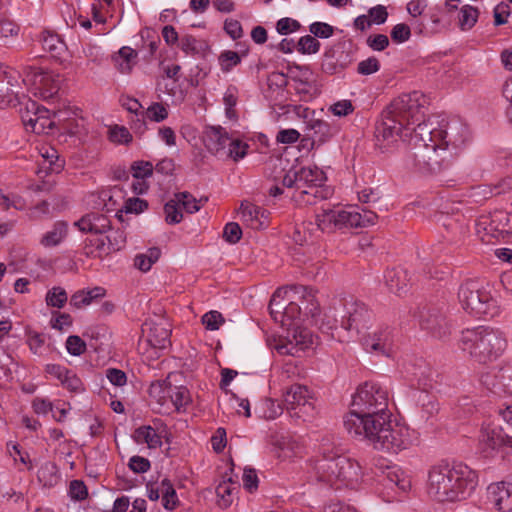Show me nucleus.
<instances>
[{
  "label": "nucleus",
  "mask_w": 512,
  "mask_h": 512,
  "mask_svg": "<svg viewBox=\"0 0 512 512\" xmlns=\"http://www.w3.org/2000/svg\"><path fill=\"white\" fill-rule=\"evenodd\" d=\"M284 407L293 415L304 420L316 414L315 400L308 387L291 385L283 394Z\"/></svg>",
  "instance_id": "f8f14e48"
},
{
  "label": "nucleus",
  "mask_w": 512,
  "mask_h": 512,
  "mask_svg": "<svg viewBox=\"0 0 512 512\" xmlns=\"http://www.w3.org/2000/svg\"><path fill=\"white\" fill-rule=\"evenodd\" d=\"M350 64V60L348 59V55L344 57L342 60L341 57L337 58L336 61L333 60L332 57L326 55V59L322 64L323 71L329 74H335L342 72L344 69L348 67Z\"/></svg>",
  "instance_id": "8fccbe9b"
},
{
  "label": "nucleus",
  "mask_w": 512,
  "mask_h": 512,
  "mask_svg": "<svg viewBox=\"0 0 512 512\" xmlns=\"http://www.w3.org/2000/svg\"><path fill=\"white\" fill-rule=\"evenodd\" d=\"M362 344L365 350L370 353L390 357L394 352V335L389 327H381L364 335Z\"/></svg>",
  "instance_id": "a211bd4d"
},
{
  "label": "nucleus",
  "mask_w": 512,
  "mask_h": 512,
  "mask_svg": "<svg viewBox=\"0 0 512 512\" xmlns=\"http://www.w3.org/2000/svg\"><path fill=\"white\" fill-rule=\"evenodd\" d=\"M234 489H235V486L231 480H229L228 482L223 481L216 487V494L218 497L221 498L223 505L225 507H227L231 504V501H232L231 494Z\"/></svg>",
  "instance_id": "0e129e2a"
},
{
  "label": "nucleus",
  "mask_w": 512,
  "mask_h": 512,
  "mask_svg": "<svg viewBox=\"0 0 512 512\" xmlns=\"http://www.w3.org/2000/svg\"><path fill=\"white\" fill-rule=\"evenodd\" d=\"M241 221L254 230L265 229L269 225L270 212L247 200L241 202Z\"/></svg>",
  "instance_id": "412c9836"
},
{
  "label": "nucleus",
  "mask_w": 512,
  "mask_h": 512,
  "mask_svg": "<svg viewBox=\"0 0 512 512\" xmlns=\"http://www.w3.org/2000/svg\"><path fill=\"white\" fill-rule=\"evenodd\" d=\"M191 403V395L189 390L184 386H175L171 388L169 404L176 410H185L186 407Z\"/></svg>",
  "instance_id": "c9c22d12"
},
{
  "label": "nucleus",
  "mask_w": 512,
  "mask_h": 512,
  "mask_svg": "<svg viewBox=\"0 0 512 512\" xmlns=\"http://www.w3.org/2000/svg\"><path fill=\"white\" fill-rule=\"evenodd\" d=\"M66 349L73 356H80L86 351V343L77 335H71L66 340Z\"/></svg>",
  "instance_id": "bf43d9fd"
},
{
  "label": "nucleus",
  "mask_w": 512,
  "mask_h": 512,
  "mask_svg": "<svg viewBox=\"0 0 512 512\" xmlns=\"http://www.w3.org/2000/svg\"><path fill=\"white\" fill-rule=\"evenodd\" d=\"M105 239L108 241V251L117 252L126 244V234L121 229L112 230Z\"/></svg>",
  "instance_id": "603ef678"
},
{
  "label": "nucleus",
  "mask_w": 512,
  "mask_h": 512,
  "mask_svg": "<svg viewBox=\"0 0 512 512\" xmlns=\"http://www.w3.org/2000/svg\"><path fill=\"white\" fill-rule=\"evenodd\" d=\"M179 202L176 198L168 201L164 206L165 220L168 224H178L181 222L183 215L179 209Z\"/></svg>",
  "instance_id": "3c124183"
},
{
  "label": "nucleus",
  "mask_w": 512,
  "mask_h": 512,
  "mask_svg": "<svg viewBox=\"0 0 512 512\" xmlns=\"http://www.w3.org/2000/svg\"><path fill=\"white\" fill-rule=\"evenodd\" d=\"M479 444L486 454L502 448L512 449V436L506 434L502 429H483L479 436Z\"/></svg>",
  "instance_id": "4be33fe9"
},
{
  "label": "nucleus",
  "mask_w": 512,
  "mask_h": 512,
  "mask_svg": "<svg viewBox=\"0 0 512 512\" xmlns=\"http://www.w3.org/2000/svg\"><path fill=\"white\" fill-rule=\"evenodd\" d=\"M477 485V472L462 462L440 463L428 471L427 492L439 502L465 500Z\"/></svg>",
  "instance_id": "f257e3e1"
},
{
  "label": "nucleus",
  "mask_w": 512,
  "mask_h": 512,
  "mask_svg": "<svg viewBox=\"0 0 512 512\" xmlns=\"http://www.w3.org/2000/svg\"><path fill=\"white\" fill-rule=\"evenodd\" d=\"M312 473L317 482L335 489H356L363 478L358 461L328 450H324L322 456L315 460Z\"/></svg>",
  "instance_id": "20e7f679"
},
{
  "label": "nucleus",
  "mask_w": 512,
  "mask_h": 512,
  "mask_svg": "<svg viewBox=\"0 0 512 512\" xmlns=\"http://www.w3.org/2000/svg\"><path fill=\"white\" fill-rule=\"evenodd\" d=\"M459 346L477 362L486 363L504 352L507 341L500 330L479 326L462 331Z\"/></svg>",
  "instance_id": "39448f33"
},
{
  "label": "nucleus",
  "mask_w": 512,
  "mask_h": 512,
  "mask_svg": "<svg viewBox=\"0 0 512 512\" xmlns=\"http://www.w3.org/2000/svg\"><path fill=\"white\" fill-rule=\"evenodd\" d=\"M458 298L462 308L478 318H493L499 313L497 300L491 295L489 289L477 281L468 280L458 291Z\"/></svg>",
  "instance_id": "0eeeda50"
},
{
  "label": "nucleus",
  "mask_w": 512,
  "mask_h": 512,
  "mask_svg": "<svg viewBox=\"0 0 512 512\" xmlns=\"http://www.w3.org/2000/svg\"><path fill=\"white\" fill-rule=\"evenodd\" d=\"M20 80L44 99L52 98L60 88V77L35 66L23 68V74L15 68L0 63V105H15L20 102Z\"/></svg>",
  "instance_id": "7ed1b4c3"
},
{
  "label": "nucleus",
  "mask_w": 512,
  "mask_h": 512,
  "mask_svg": "<svg viewBox=\"0 0 512 512\" xmlns=\"http://www.w3.org/2000/svg\"><path fill=\"white\" fill-rule=\"evenodd\" d=\"M74 225L84 233L104 234L110 229L111 222L104 214L89 213L82 216Z\"/></svg>",
  "instance_id": "393cba45"
},
{
  "label": "nucleus",
  "mask_w": 512,
  "mask_h": 512,
  "mask_svg": "<svg viewBox=\"0 0 512 512\" xmlns=\"http://www.w3.org/2000/svg\"><path fill=\"white\" fill-rule=\"evenodd\" d=\"M133 439L138 444H147L148 448L156 449L161 447L162 438L151 426H141L133 433Z\"/></svg>",
  "instance_id": "c756f323"
},
{
  "label": "nucleus",
  "mask_w": 512,
  "mask_h": 512,
  "mask_svg": "<svg viewBox=\"0 0 512 512\" xmlns=\"http://www.w3.org/2000/svg\"><path fill=\"white\" fill-rule=\"evenodd\" d=\"M380 69L379 60L372 56L358 63L357 72L361 75H371Z\"/></svg>",
  "instance_id": "052dcab7"
},
{
  "label": "nucleus",
  "mask_w": 512,
  "mask_h": 512,
  "mask_svg": "<svg viewBox=\"0 0 512 512\" xmlns=\"http://www.w3.org/2000/svg\"><path fill=\"white\" fill-rule=\"evenodd\" d=\"M143 119H137L134 123L136 129L144 132L145 119L153 122H162L168 117V109L162 103H152L145 112H142Z\"/></svg>",
  "instance_id": "c85d7f7f"
},
{
  "label": "nucleus",
  "mask_w": 512,
  "mask_h": 512,
  "mask_svg": "<svg viewBox=\"0 0 512 512\" xmlns=\"http://www.w3.org/2000/svg\"><path fill=\"white\" fill-rule=\"evenodd\" d=\"M386 284L390 291L401 295L408 291L407 274L404 270L393 269L385 275Z\"/></svg>",
  "instance_id": "7c9ffc66"
},
{
  "label": "nucleus",
  "mask_w": 512,
  "mask_h": 512,
  "mask_svg": "<svg viewBox=\"0 0 512 512\" xmlns=\"http://www.w3.org/2000/svg\"><path fill=\"white\" fill-rule=\"evenodd\" d=\"M175 198L187 213H195L201 208V200L198 201L189 192L176 193Z\"/></svg>",
  "instance_id": "49530a36"
},
{
  "label": "nucleus",
  "mask_w": 512,
  "mask_h": 512,
  "mask_svg": "<svg viewBox=\"0 0 512 512\" xmlns=\"http://www.w3.org/2000/svg\"><path fill=\"white\" fill-rule=\"evenodd\" d=\"M386 485L396 486L400 491L407 492L411 488V482L404 472L396 467L388 468L385 475Z\"/></svg>",
  "instance_id": "72a5a7b5"
},
{
  "label": "nucleus",
  "mask_w": 512,
  "mask_h": 512,
  "mask_svg": "<svg viewBox=\"0 0 512 512\" xmlns=\"http://www.w3.org/2000/svg\"><path fill=\"white\" fill-rule=\"evenodd\" d=\"M170 330L160 324H153L149 327L148 340L154 347L164 348L169 343Z\"/></svg>",
  "instance_id": "e433bc0d"
},
{
  "label": "nucleus",
  "mask_w": 512,
  "mask_h": 512,
  "mask_svg": "<svg viewBox=\"0 0 512 512\" xmlns=\"http://www.w3.org/2000/svg\"><path fill=\"white\" fill-rule=\"evenodd\" d=\"M37 478L44 486H52L57 480V466L51 461L44 462L37 472Z\"/></svg>",
  "instance_id": "37998d69"
},
{
  "label": "nucleus",
  "mask_w": 512,
  "mask_h": 512,
  "mask_svg": "<svg viewBox=\"0 0 512 512\" xmlns=\"http://www.w3.org/2000/svg\"><path fill=\"white\" fill-rule=\"evenodd\" d=\"M479 10L471 5H464L459 13V27L462 31H468L476 24Z\"/></svg>",
  "instance_id": "58836bf2"
},
{
  "label": "nucleus",
  "mask_w": 512,
  "mask_h": 512,
  "mask_svg": "<svg viewBox=\"0 0 512 512\" xmlns=\"http://www.w3.org/2000/svg\"><path fill=\"white\" fill-rule=\"evenodd\" d=\"M238 101V89L237 87L230 85L226 89L223 97V102L225 105V111L228 118L232 119L236 116V112L234 107L237 105Z\"/></svg>",
  "instance_id": "de8ad7c7"
},
{
  "label": "nucleus",
  "mask_w": 512,
  "mask_h": 512,
  "mask_svg": "<svg viewBox=\"0 0 512 512\" xmlns=\"http://www.w3.org/2000/svg\"><path fill=\"white\" fill-rule=\"evenodd\" d=\"M109 139L118 144H128L132 141V135L124 126H114L109 130Z\"/></svg>",
  "instance_id": "6e6d98bb"
},
{
  "label": "nucleus",
  "mask_w": 512,
  "mask_h": 512,
  "mask_svg": "<svg viewBox=\"0 0 512 512\" xmlns=\"http://www.w3.org/2000/svg\"><path fill=\"white\" fill-rule=\"evenodd\" d=\"M310 128L313 130L314 140L320 143L327 141L332 136L330 125L323 120L311 121Z\"/></svg>",
  "instance_id": "a18cd8bd"
},
{
  "label": "nucleus",
  "mask_w": 512,
  "mask_h": 512,
  "mask_svg": "<svg viewBox=\"0 0 512 512\" xmlns=\"http://www.w3.org/2000/svg\"><path fill=\"white\" fill-rule=\"evenodd\" d=\"M343 306V314H341V327L347 331H356L361 333L368 329L372 320V312L368 310L366 305L355 300L353 297L349 299L339 300Z\"/></svg>",
  "instance_id": "2eb2a0df"
},
{
  "label": "nucleus",
  "mask_w": 512,
  "mask_h": 512,
  "mask_svg": "<svg viewBox=\"0 0 512 512\" xmlns=\"http://www.w3.org/2000/svg\"><path fill=\"white\" fill-rule=\"evenodd\" d=\"M38 113L39 114L35 117L30 131L36 134L49 133L53 128V122L50 119L49 110L42 106L41 109L38 110Z\"/></svg>",
  "instance_id": "a19ab883"
},
{
  "label": "nucleus",
  "mask_w": 512,
  "mask_h": 512,
  "mask_svg": "<svg viewBox=\"0 0 512 512\" xmlns=\"http://www.w3.org/2000/svg\"><path fill=\"white\" fill-rule=\"evenodd\" d=\"M42 106H40L35 101H32L30 99L27 100L25 104V109H21V119L22 122L27 130L32 129V125L34 123V119L36 116H38V110L41 109Z\"/></svg>",
  "instance_id": "c03bdc74"
},
{
  "label": "nucleus",
  "mask_w": 512,
  "mask_h": 512,
  "mask_svg": "<svg viewBox=\"0 0 512 512\" xmlns=\"http://www.w3.org/2000/svg\"><path fill=\"white\" fill-rule=\"evenodd\" d=\"M68 235V224L65 221H56L51 230L47 231L40 239V244L45 248L58 246Z\"/></svg>",
  "instance_id": "bb28decb"
},
{
  "label": "nucleus",
  "mask_w": 512,
  "mask_h": 512,
  "mask_svg": "<svg viewBox=\"0 0 512 512\" xmlns=\"http://www.w3.org/2000/svg\"><path fill=\"white\" fill-rule=\"evenodd\" d=\"M391 413L386 415H363L349 414L344 420V426L348 433L360 440H366L373 447L376 444V438L382 436V431L387 429Z\"/></svg>",
  "instance_id": "9d476101"
},
{
  "label": "nucleus",
  "mask_w": 512,
  "mask_h": 512,
  "mask_svg": "<svg viewBox=\"0 0 512 512\" xmlns=\"http://www.w3.org/2000/svg\"><path fill=\"white\" fill-rule=\"evenodd\" d=\"M160 255L161 250L158 247H151L145 253L135 256L134 266L142 272H147L158 261Z\"/></svg>",
  "instance_id": "f704fd0d"
},
{
  "label": "nucleus",
  "mask_w": 512,
  "mask_h": 512,
  "mask_svg": "<svg viewBox=\"0 0 512 512\" xmlns=\"http://www.w3.org/2000/svg\"><path fill=\"white\" fill-rule=\"evenodd\" d=\"M326 181L325 173L316 166L302 167L298 170L300 200L314 204L316 199H325L326 190L322 188Z\"/></svg>",
  "instance_id": "ddd939ff"
},
{
  "label": "nucleus",
  "mask_w": 512,
  "mask_h": 512,
  "mask_svg": "<svg viewBox=\"0 0 512 512\" xmlns=\"http://www.w3.org/2000/svg\"><path fill=\"white\" fill-rule=\"evenodd\" d=\"M441 146L435 141L415 139L414 151L412 156L415 165L423 172L437 173L440 172L444 166L446 155H440L438 150L441 151Z\"/></svg>",
  "instance_id": "4468645a"
},
{
  "label": "nucleus",
  "mask_w": 512,
  "mask_h": 512,
  "mask_svg": "<svg viewBox=\"0 0 512 512\" xmlns=\"http://www.w3.org/2000/svg\"><path fill=\"white\" fill-rule=\"evenodd\" d=\"M320 42L311 35L302 36L297 42V50L301 54H315L320 49Z\"/></svg>",
  "instance_id": "09e8293b"
},
{
  "label": "nucleus",
  "mask_w": 512,
  "mask_h": 512,
  "mask_svg": "<svg viewBox=\"0 0 512 512\" xmlns=\"http://www.w3.org/2000/svg\"><path fill=\"white\" fill-rule=\"evenodd\" d=\"M418 402L420 403L419 419L433 424V420L439 413V403L435 396L422 391L418 396Z\"/></svg>",
  "instance_id": "a878e982"
},
{
  "label": "nucleus",
  "mask_w": 512,
  "mask_h": 512,
  "mask_svg": "<svg viewBox=\"0 0 512 512\" xmlns=\"http://www.w3.org/2000/svg\"><path fill=\"white\" fill-rule=\"evenodd\" d=\"M160 491L162 496V504L165 509L173 510L179 504L176 491L167 478L163 479L160 483Z\"/></svg>",
  "instance_id": "4c0bfd02"
},
{
  "label": "nucleus",
  "mask_w": 512,
  "mask_h": 512,
  "mask_svg": "<svg viewBox=\"0 0 512 512\" xmlns=\"http://www.w3.org/2000/svg\"><path fill=\"white\" fill-rule=\"evenodd\" d=\"M50 323L52 328L62 331L72 325V317L67 313L54 312Z\"/></svg>",
  "instance_id": "774afa93"
},
{
  "label": "nucleus",
  "mask_w": 512,
  "mask_h": 512,
  "mask_svg": "<svg viewBox=\"0 0 512 512\" xmlns=\"http://www.w3.org/2000/svg\"><path fill=\"white\" fill-rule=\"evenodd\" d=\"M497 383L493 384V388L503 393L512 394V375L508 370H502L497 376Z\"/></svg>",
  "instance_id": "69168bd1"
},
{
  "label": "nucleus",
  "mask_w": 512,
  "mask_h": 512,
  "mask_svg": "<svg viewBox=\"0 0 512 512\" xmlns=\"http://www.w3.org/2000/svg\"><path fill=\"white\" fill-rule=\"evenodd\" d=\"M509 221V216L505 211L497 210L478 218L477 231H483L486 236L494 239L504 238L509 233Z\"/></svg>",
  "instance_id": "6ab92c4d"
},
{
  "label": "nucleus",
  "mask_w": 512,
  "mask_h": 512,
  "mask_svg": "<svg viewBox=\"0 0 512 512\" xmlns=\"http://www.w3.org/2000/svg\"><path fill=\"white\" fill-rule=\"evenodd\" d=\"M313 344L312 335L307 329L295 328L286 341H280L276 345V350L282 355H296L299 351H304Z\"/></svg>",
  "instance_id": "aec40b11"
},
{
  "label": "nucleus",
  "mask_w": 512,
  "mask_h": 512,
  "mask_svg": "<svg viewBox=\"0 0 512 512\" xmlns=\"http://www.w3.org/2000/svg\"><path fill=\"white\" fill-rule=\"evenodd\" d=\"M137 52L131 47L124 46L113 55L112 60L119 72L130 73L136 63Z\"/></svg>",
  "instance_id": "cd10ccee"
},
{
  "label": "nucleus",
  "mask_w": 512,
  "mask_h": 512,
  "mask_svg": "<svg viewBox=\"0 0 512 512\" xmlns=\"http://www.w3.org/2000/svg\"><path fill=\"white\" fill-rule=\"evenodd\" d=\"M172 386L173 385L168 380L153 382L148 389L149 396L150 398L154 399L159 405L168 406Z\"/></svg>",
  "instance_id": "2f4dec72"
},
{
  "label": "nucleus",
  "mask_w": 512,
  "mask_h": 512,
  "mask_svg": "<svg viewBox=\"0 0 512 512\" xmlns=\"http://www.w3.org/2000/svg\"><path fill=\"white\" fill-rule=\"evenodd\" d=\"M213 137L217 140L215 154L218 155L221 150L228 148L227 155L235 161L242 159L246 155L249 147L248 144L237 139H231L225 132H222L221 129L215 130Z\"/></svg>",
  "instance_id": "5701e85b"
},
{
  "label": "nucleus",
  "mask_w": 512,
  "mask_h": 512,
  "mask_svg": "<svg viewBox=\"0 0 512 512\" xmlns=\"http://www.w3.org/2000/svg\"><path fill=\"white\" fill-rule=\"evenodd\" d=\"M44 50L50 52L54 57L60 56L66 49V44L60 36L51 31H44L40 36Z\"/></svg>",
  "instance_id": "473e14b6"
},
{
  "label": "nucleus",
  "mask_w": 512,
  "mask_h": 512,
  "mask_svg": "<svg viewBox=\"0 0 512 512\" xmlns=\"http://www.w3.org/2000/svg\"><path fill=\"white\" fill-rule=\"evenodd\" d=\"M301 28V24L292 18L284 17L277 21L276 30L281 35H287L298 31Z\"/></svg>",
  "instance_id": "13d9d810"
},
{
  "label": "nucleus",
  "mask_w": 512,
  "mask_h": 512,
  "mask_svg": "<svg viewBox=\"0 0 512 512\" xmlns=\"http://www.w3.org/2000/svg\"><path fill=\"white\" fill-rule=\"evenodd\" d=\"M45 301L47 306L60 309L67 303L68 294L64 288L54 286L48 290Z\"/></svg>",
  "instance_id": "79ce46f5"
},
{
  "label": "nucleus",
  "mask_w": 512,
  "mask_h": 512,
  "mask_svg": "<svg viewBox=\"0 0 512 512\" xmlns=\"http://www.w3.org/2000/svg\"><path fill=\"white\" fill-rule=\"evenodd\" d=\"M382 436L376 438L374 449L388 452L399 453L410 448L412 439L409 429L401 424H392L390 421L387 429L382 431Z\"/></svg>",
  "instance_id": "dca6fc26"
},
{
  "label": "nucleus",
  "mask_w": 512,
  "mask_h": 512,
  "mask_svg": "<svg viewBox=\"0 0 512 512\" xmlns=\"http://www.w3.org/2000/svg\"><path fill=\"white\" fill-rule=\"evenodd\" d=\"M223 323L224 318L218 311H209L202 316V324L208 330H218Z\"/></svg>",
  "instance_id": "4d7b16f0"
},
{
  "label": "nucleus",
  "mask_w": 512,
  "mask_h": 512,
  "mask_svg": "<svg viewBox=\"0 0 512 512\" xmlns=\"http://www.w3.org/2000/svg\"><path fill=\"white\" fill-rule=\"evenodd\" d=\"M148 208V202L138 197L128 198L125 201L124 209L126 213L139 214Z\"/></svg>",
  "instance_id": "338daca9"
},
{
  "label": "nucleus",
  "mask_w": 512,
  "mask_h": 512,
  "mask_svg": "<svg viewBox=\"0 0 512 512\" xmlns=\"http://www.w3.org/2000/svg\"><path fill=\"white\" fill-rule=\"evenodd\" d=\"M488 495L495 507L502 512L512 511V484L494 483L488 486Z\"/></svg>",
  "instance_id": "b1692460"
},
{
  "label": "nucleus",
  "mask_w": 512,
  "mask_h": 512,
  "mask_svg": "<svg viewBox=\"0 0 512 512\" xmlns=\"http://www.w3.org/2000/svg\"><path fill=\"white\" fill-rule=\"evenodd\" d=\"M242 236V230L238 223L230 222L224 227L223 237L231 244L237 243Z\"/></svg>",
  "instance_id": "e2e57ef3"
},
{
  "label": "nucleus",
  "mask_w": 512,
  "mask_h": 512,
  "mask_svg": "<svg viewBox=\"0 0 512 512\" xmlns=\"http://www.w3.org/2000/svg\"><path fill=\"white\" fill-rule=\"evenodd\" d=\"M389 394L387 389L375 382H365L353 396L354 409L349 414L386 415L388 410Z\"/></svg>",
  "instance_id": "1a4fd4ad"
},
{
  "label": "nucleus",
  "mask_w": 512,
  "mask_h": 512,
  "mask_svg": "<svg viewBox=\"0 0 512 512\" xmlns=\"http://www.w3.org/2000/svg\"><path fill=\"white\" fill-rule=\"evenodd\" d=\"M154 166L149 161H135L131 165V172L135 179H146L153 174Z\"/></svg>",
  "instance_id": "864d4df0"
},
{
  "label": "nucleus",
  "mask_w": 512,
  "mask_h": 512,
  "mask_svg": "<svg viewBox=\"0 0 512 512\" xmlns=\"http://www.w3.org/2000/svg\"><path fill=\"white\" fill-rule=\"evenodd\" d=\"M241 62L240 55L231 50L223 51L219 56V63L223 72H229Z\"/></svg>",
  "instance_id": "5fc2aeb1"
},
{
  "label": "nucleus",
  "mask_w": 512,
  "mask_h": 512,
  "mask_svg": "<svg viewBox=\"0 0 512 512\" xmlns=\"http://www.w3.org/2000/svg\"><path fill=\"white\" fill-rule=\"evenodd\" d=\"M445 303H429L422 305L414 313L419 326L435 338L442 339L450 335L452 324L447 315Z\"/></svg>",
  "instance_id": "9b49d317"
},
{
  "label": "nucleus",
  "mask_w": 512,
  "mask_h": 512,
  "mask_svg": "<svg viewBox=\"0 0 512 512\" xmlns=\"http://www.w3.org/2000/svg\"><path fill=\"white\" fill-rule=\"evenodd\" d=\"M282 293L297 295L299 304L302 306V315L313 318L319 314V304L311 288L303 285H290L279 288L274 292L271 303H278L277 299L282 297Z\"/></svg>",
  "instance_id": "f3484780"
},
{
  "label": "nucleus",
  "mask_w": 512,
  "mask_h": 512,
  "mask_svg": "<svg viewBox=\"0 0 512 512\" xmlns=\"http://www.w3.org/2000/svg\"><path fill=\"white\" fill-rule=\"evenodd\" d=\"M378 216L370 210L359 212L356 208L349 209H323L316 215L317 226L323 232L335 229L366 227L375 224Z\"/></svg>",
  "instance_id": "6e6552de"
},
{
  "label": "nucleus",
  "mask_w": 512,
  "mask_h": 512,
  "mask_svg": "<svg viewBox=\"0 0 512 512\" xmlns=\"http://www.w3.org/2000/svg\"><path fill=\"white\" fill-rule=\"evenodd\" d=\"M423 96L414 91L408 94H402L394 99L382 114L381 122L376 126L375 135L378 141L388 143L396 141L398 138L416 136V122L424 116L423 105L420 99Z\"/></svg>",
  "instance_id": "f03ea898"
},
{
  "label": "nucleus",
  "mask_w": 512,
  "mask_h": 512,
  "mask_svg": "<svg viewBox=\"0 0 512 512\" xmlns=\"http://www.w3.org/2000/svg\"><path fill=\"white\" fill-rule=\"evenodd\" d=\"M416 136L421 140L439 143L441 151L446 154L450 148H461L469 138V129L459 119H447L434 116L428 121L419 122L415 128Z\"/></svg>",
  "instance_id": "423d86ee"
},
{
  "label": "nucleus",
  "mask_w": 512,
  "mask_h": 512,
  "mask_svg": "<svg viewBox=\"0 0 512 512\" xmlns=\"http://www.w3.org/2000/svg\"><path fill=\"white\" fill-rule=\"evenodd\" d=\"M309 31L314 35L313 37L318 38H329L334 33L333 26L324 22H314L309 26Z\"/></svg>",
  "instance_id": "680f3d73"
},
{
  "label": "nucleus",
  "mask_w": 512,
  "mask_h": 512,
  "mask_svg": "<svg viewBox=\"0 0 512 512\" xmlns=\"http://www.w3.org/2000/svg\"><path fill=\"white\" fill-rule=\"evenodd\" d=\"M283 297H286L287 300L289 301V303L284 307V311L281 315L282 317V322H284V319H287V320H296L298 318H300V316L302 315V306L299 304V301H296L298 300V297L297 295L293 294V293H288V294H283ZM284 325H286L285 323H283ZM288 325H291L290 323Z\"/></svg>",
  "instance_id": "ea45409f"
}]
</instances>
